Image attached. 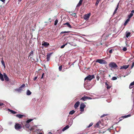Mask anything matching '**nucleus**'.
<instances>
[{"label": "nucleus", "instance_id": "nucleus-15", "mask_svg": "<svg viewBox=\"0 0 134 134\" xmlns=\"http://www.w3.org/2000/svg\"><path fill=\"white\" fill-rule=\"evenodd\" d=\"M80 104V102L79 101H77L75 104L74 107L75 109H76L78 107Z\"/></svg>", "mask_w": 134, "mask_h": 134}, {"label": "nucleus", "instance_id": "nucleus-54", "mask_svg": "<svg viewBox=\"0 0 134 134\" xmlns=\"http://www.w3.org/2000/svg\"><path fill=\"white\" fill-rule=\"evenodd\" d=\"M0 1L3 3H5V0H0Z\"/></svg>", "mask_w": 134, "mask_h": 134}, {"label": "nucleus", "instance_id": "nucleus-33", "mask_svg": "<svg viewBox=\"0 0 134 134\" xmlns=\"http://www.w3.org/2000/svg\"><path fill=\"white\" fill-rule=\"evenodd\" d=\"M33 54V52L32 51L30 52L29 53V56L32 55Z\"/></svg>", "mask_w": 134, "mask_h": 134}, {"label": "nucleus", "instance_id": "nucleus-35", "mask_svg": "<svg viewBox=\"0 0 134 134\" xmlns=\"http://www.w3.org/2000/svg\"><path fill=\"white\" fill-rule=\"evenodd\" d=\"M25 86V84H23L21 86H20L19 87L21 89H22V88H24Z\"/></svg>", "mask_w": 134, "mask_h": 134}, {"label": "nucleus", "instance_id": "nucleus-14", "mask_svg": "<svg viewBox=\"0 0 134 134\" xmlns=\"http://www.w3.org/2000/svg\"><path fill=\"white\" fill-rule=\"evenodd\" d=\"M52 53H49L47 55V61H48L50 59V58L51 54H52Z\"/></svg>", "mask_w": 134, "mask_h": 134}, {"label": "nucleus", "instance_id": "nucleus-25", "mask_svg": "<svg viewBox=\"0 0 134 134\" xmlns=\"http://www.w3.org/2000/svg\"><path fill=\"white\" fill-rule=\"evenodd\" d=\"M4 76V78L5 80L7 81H9V79L8 77H7V76Z\"/></svg>", "mask_w": 134, "mask_h": 134}, {"label": "nucleus", "instance_id": "nucleus-45", "mask_svg": "<svg viewBox=\"0 0 134 134\" xmlns=\"http://www.w3.org/2000/svg\"><path fill=\"white\" fill-rule=\"evenodd\" d=\"M99 76H97L96 78L97 80H98L99 79Z\"/></svg>", "mask_w": 134, "mask_h": 134}, {"label": "nucleus", "instance_id": "nucleus-3", "mask_svg": "<svg viewBox=\"0 0 134 134\" xmlns=\"http://www.w3.org/2000/svg\"><path fill=\"white\" fill-rule=\"evenodd\" d=\"M71 40H72V41L71 42H68V43L69 44H70L71 46H77V44L76 43V40L75 39L72 38H71Z\"/></svg>", "mask_w": 134, "mask_h": 134}, {"label": "nucleus", "instance_id": "nucleus-18", "mask_svg": "<svg viewBox=\"0 0 134 134\" xmlns=\"http://www.w3.org/2000/svg\"><path fill=\"white\" fill-rule=\"evenodd\" d=\"M83 0H80L79 3L77 4V7H79L81 6L82 4V1Z\"/></svg>", "mask_w": 134, "mask_h": 134}, {"label": "nucleus", "instance_id": "nucleus-36", "mask_svg": "<svg viewBox=\"0 0 134 134\" xmlns=\"http://www.w3.org/2000/svg\"><path fill=\"white\" fill-rule=\"evenodd\" d=\"M100 1V0H97L96 1V2L95 5H97L98 4Z\"/></svg>", "mask_w": 134, "mask_h": 134}, {"label": "nucleus", "instance_id": "nucleus-37", "mask_svg": "<svg viewBox=\"0 0 134 134\" xmlns=\"http://www.w3.org/2000/svg\"><path fill=\"white\" fill-rule=\"evenodd\" d=\"M3 76H0V79L2 81H3L4 80Z\"/></svg>", "mask_w": 134, "mask_h": 134}, {"label": "nucleus", "instance_id": "nucleus-23", "mask_svg": "<svg viewBox=\"0 0 134 134\" xmlns=\"http://www.w3.org/2000/svg\"><path fill=\"white\" fill-rule=\"evenodd\" d=\"M126 37L128 38L131 35V33L130 32H128L126 33Z\"/></svg>", "mask_w": 134, "mask_h": 134}, {"label": "nucleus", "instance_id": "nucleus-31", "mask_svg": "<svg viewBox=\"0 0 134 134\" xmlns=\"http://www.w3.org/2000/svg\"><path fill=\"white\" fill-rule=\"evenodd\" d=\"M72 15L75 18H76L77 17V15H76V14L75 13H72Z\"/></svg>", "mask_w": 134, "mask_h": 134}, {"label": "nucleus", "instance_id": "nucleus-55", "mask_svg": "<svg viewBox=\"0 0 134 134\" xmlns=\"http://www.w3.org/2000/svg\"><path fill=\"white\" fill-rule=\"evenodd\" d=\"M37 76H36V77H35V78L34 79V81H35V80L37 79Z\"/></svg>", "mask_w": 134, "mask_h": 134}, {"label": "nucleus", "instance_id": "nucleus-11", "mask_svg": "<svg viewBox=\"0 0 134 134\" xmlns=\"http://www.w3.org/2000/svg\"><path fill=\"white\" fill-rule=\"evenodd\" d=\"M42 45L45 47H48L49 45V44L48 42L43 41L42 43Z\"/></svg>", "mask_w": 134, "mask_h": 134}, {"label": "nucleus", "instance_id": "nucleus-8", "mask_svg": "<svg viewBox=\"0 0 134 134\" xmlns=\"http://www.w3.org/2000/svg\"><path fill=\"white\" fill-rule=\"evenodd\" d=\"M94 78V76H87L85 78V80H87L90 81L92 79Z\"/></svg>", "mask_w": 134, "mask_h": 134}, {"label": "nucleus", "instance_id": "nucleus-63", "mask_svg": "<svg viewBox=\"0 0 134 134\" xmlns=\"http://www.w3.org/2000/svg\"><path fill=\"white\" fill-rule=\"evenodd\" d=\"M74 65V63H73L71 65Z\"/></svg>", "mask_w": 134, "mask_h": 134}, {"label": "nucleus", "instance_id": "nucleus-24", "mask_svg": "<svg viewBox=\"0 0 134 134\" xmlns=\"http://www.w3.org/2000/svg\"><path fill=\"white\" fill-rule=\"evenodd\" d=\"M130 116H131V114H128L126 115H125L124 116H122V118H126Z\"/></svg>", "mask_w": 134, "mask_h": 134}, {"label": "nucleus", "instance_id": "nucleus-60", "mask_svg": "<svg viewBox=\"0 0 134 134\" xmlns=\"http://www.w3.org/2000/svg\"><path fill=\"white\" fill-rule=\"evenodd\" d=\"M43 76H42L41 77V79H42L43 78Z\"/></svg>", "mask_w": 134, "mask_h": 134}, {"label": "nucleus", "instance_id": "nucleus-19", "mask_svg": "<svg viewBox=\"0 0 134 134\" xmlns=\"http://www.w3.org/2000/svg\"><path fill=\"white\" fill-rule=\"evenodd\" d=\"M130 19L128 18L126 20L124 24V26L126 25L128 22L130 21Z\"/></svg>", "mask_w": 134, "mask_h": 134}, {"label": "nucleus", "instance_id": "nucleus-52", "mask_svg": "<svg viewBox=\"0 0 134 134\" xmlns=\"http://www.w3.org/2000/svg\"><path fill=\"white\" fill-rule=\"evenodd\" d=\"M132 85H131V84H130V85L129 87V88L130 89H131V88H132L133 87H132Z\"/></svg>", "mask_w": 134, "mask_h": 134}, {"label": "nucleus", "instance_id": "nucleus-29", "mask_svg": "<svg viewBox=\"0 0 134 134\" xmlns=\"http://www.w3.org/2000/svg\"><path fill=\"white\" fill-rule=\"evenodd\" d=\"M33 119H30L29 120H27L26 121V123H29L31 121H32L33 120Z\"/></svg>", "mask_w": 134, "mask_h": 134}, {"label": "nucleus", "instance_id": "nucleus-49", "mask_svg": "<svg viewBox=\"0 0 134 134\" xmlns=\"http://www.w3.org/2000/svg\"><path fill=\"white\" fill-rule=\"evenodd\" d=\"M113 52V50L112 49H110L109 51V53H111Z\"/></svg>", "mask_w": 134, "mask_h": 134}, {"label": "nucleus", "instance_id": "nucleus-1", "mask_svg": "<svg viewBox=\"0 0 134 134\" xmlns=\"http://www.w3.org/2000/svg\"><path fill=\"white\" fill-rule=\"evenodd\" d=\"M109 66L110 67L113 68L114 69H116L118 67V66L116 63L114 62H111L109 64Z\"/></svg>", "mask_w": 134, "mask_h": 134}, {"label": "nucleus", "instance_id": "nucleus-59", "mask_svg": "<svg viewBox=\"0 0 134 134\" xmlns=\"http://www.w3.org/2000/svg\"><path fill=\"white\" fill-rule=\"evenodd\" d=\"M3 75H7L6 74H5V73H4L3 74Z\"/></svg>", "mask_w": 134, "mask_h": 134}, {"label": "nucleus", "instance_id": "nucleus-30", "mask_svg": "<svg viewBox=\"0 0 134 134\" xmlns=\"http://www.w3.org/2000/svg\"><path fill=\"white\" fill-rule=\"evenodd\" d=\"M133 15V14L132 13H130L129 15H128V19H130L132 17Z\"/></svg>", "mask_w": 134, "mask_h": 134}, {"label": "nucleus", "instance_id": "nucleus-61", "mask_svg": "<svg viewBox=\"0 0 134 134\" xmlns=\"http://www.w3.org/2000/svg\"><path fill=\"white\" fill-rule=\"evenodd\" d=\"M1 131V128L0 127V132Z\"/></svg>", "mask_w": 134, "mask_h": 134}, {"label": "nucleus", "instance_id": "nucleus-22", "mask_svg": "<svg viewBox=\"0 0 134 134\" xmlns=\"http://www.w3.org/2000/svg\"><path fill=\"white\" fill-rule=\"evenodd\" d=\"M31 92L29 90H28L27 91L26 94L27 95H31Z\"/></svg>", "mask_w": 134, "mask_h": 134}, {"label": "nucleus", "instance_id": "nucleus-56", "mask_svg": "<svg viewBox=\"0 0 134 134\" xmlns=\"http://www.w3.org/2000/svg\"><path fill=\"white\" fill-rule=\"evenodd\" d=\"M110 130H111L110 128H108V129H107V130L109 131V132H110Z\"/></svg>", "mask_w": 134, "mask_h": 134}, {"label": "nucleus", "instance_id": "nucleus-12", "mask_svg": "<svg viewBox=\"0 0 134 134\" xmlns=\"http://www.w3.org/2000/svg\"><path fill=\"white\" fill-rule=\"evenodd\" d=\"M101 123V122L100 121H99L94 126L95 127H97L100 128V126H99V124Z\"/></svg>", "mask_w": 134, "mask_h": 134}, {"label": "nucleus", "instance_id": "nucleus-64", "mask_svg": "<svg viewBox=\"0 0 134 134\" xmlns=\"http://www.w3.org/2000/svg\"><path fill=\"white\" fill-rule=\"evenodd\" d=\"M104 132H104V131H103V132H102V133H104Z\"/></svg>", "mask_w": 134, "mask_h": 134}, {"label": "nucleus", "instance_id": "nucleus-48", "mask_svg": "<svg viewBox=\"0 0 134 134\" xmlns=\"http://www.w3.org/2000/svg\"><path fill=\"white\" fill-rule=\"evenodd\" d=\"M134 66V63H133L131 66V69H132Z\"/></svg>", "mask_w": 134, "mask_h": 134}, {"label": "nucleus", "instance_id": "nucleus-51", "mask_svg": "<svg viewBox=\"0 0 134 134\" xmlns=\"http://www.w3.org/2000/svg\"><path fill=\"white\" fill-rule=\"evenodd\" d=\"M123 118H122V116L120 118H119V121H121Z\"/></svg>", "mask_w": 134, "mask_h": 134}, {"label": "nucleus", "instance_id": "nucleus-34", "mask_svg": "<svg viewBox=\"0 0 134 134\" xmlns=\"http://www.w3.org/2000/svg\"><path fill=\"white\" fill-rule=\"evenodd\" d=\"M118 8H116V9H115V10L113 13V15H115L116 13V12H117V10H118Z\"/></svg>", "mask_w": 134, "mask_h": 134}, {"label": "nucleus", "instance_id": "nucleus-41", "mask_svg": "<svg viewBox=\"0 0 134 134\" xmlns=\"http://www.w3.org/2000/svg\"><path fill=\"white\" fill-rule=\"evenodd\" d=\"M62 65H61L59 67V69L60 71L62 70Z\"/></svg>", "mask_w": 134, "mask_h": 134}, {"label": "nucleus", "instance_id": "nucleus-5", "mask_svg": "<svg viewBox=\"0 0 134 134\" xmlns=\"http://www.w3.org/2000/svg\"><path fill=\"white\" fill-rule=\"evenodd\" d=\"M91 99V98L86 96H84V97H82V98L80 99V100H82L84 101H85L86 100H87V99Z\"/></svg>", "mask_w": 134, "mask_h": 134}, {"label": "nucleus", "instance_id": "nucleus-10", "mask_svg": "<svg viewBox=\"0 0 134 134\" xmlns=\"http://www.w3.org/2000/svg\"><path fill=\"white\" fill-rule=\"evenodd\" d=\"M105 87L108 89L110 88L111 87V85L108 82H106L105 83Z\"/></svg>", "mask_w": 134, "mask_h": 134}, {"label": "nucleus", "instance_id": "nucleus-2", "mask_svg": "<svg viewBox=\"0 0 134 134\" xmlns=\"http://www.w3.org/2000/svg\"><path fill=\"white\" fill-rule=\"evenodd\" d=\"M96 62H98L101 64H107V62L105 60L102 59H97L96 61Z\"/></svg>", "mask_w": 134, "mask_h": 134}, {"label": "nucleus", "instance_id": "nucleus-13", "mask_svg": "<svg viewBox=\"0 0 134 134\" xmlns=\"http://www.w3.org/2000/svg\"><path fill=\"white\" fill-rule=\"evenodd\" d=\"M129 65H124L122 66H121L120 69H126L129 68Z\"/></svg>", "mask_w": 134, "mask_h": 134}, {"label": "nucleus", "instance_id": "nucleus-7", "mask_svg": "<svg viewBox=\"0 0 134 134\" xmlns=\"http://www.w3.org/2000/svg\"><path fill=\"white\" fill-rule=\"evenodd\" d=\"M86 106V105L83 103H81L80 105V111H84V108Z\"/></svg>", "mask_w": 134, "mask_h": 134}, {"label": "nucleus", "instance_id": "nucleus-62", "mask_svg": "<svg viewBox=\"0 0 134 134\" xmlns=\"http://www.w3.org/2000/svg\"><path fill=\"white\" fill-rule=\"evenodd\" d=\"M51 20V18H49L48 19V20Z\"/></svg>", "mask_w": 134, "mask_h": 134}, {"label": "nucleus", "instance_id": "nucleus-26", "mask_svg": "<svg viewBox=\"0 0 134 134\" xmlns=\"http://www.w3.org/2000/svg\"><path fill=\"white\" fill-rule=\"evenodd\" d=\"M9 111L10 112L13 114H15L16 113V112L15 111H13L12 110L9 109Z\"/></svg>", "mask_w": 134, "mask_h": 134}, {"label": "nucleus", "instance_id": "nucleus-44", "mask_svg": "<svg viewBox=\"0 0 134 134\" xmlns=\"http://www.w3.org/2000/svg\"><path fill=\"white\" fill-rule=\"evenodd\" d=\"M117 79V77H113L112 78V80H115Z\"/></svg>", "mask_w": 134, "mask_h": 134}, {"label": "nucleus", "instance_id": "nucleus-38", "mask_svg": "<svg viewBox=\"0 0 134 134\" xmlns=\"http://www.w3.org/2000/svg\"><path fill=\"white\" fill-rule=\"evenodd\" d=\"M58 22V20L57 19H56L55 21L54 25H56Z\"/></svg>", "mask_w": 134, "mask_h": 134}, {"label": "nucleus", "instance_id": "nucleus-28", "mask_svg": "<svg viewBox=\"0 0 134 134\" xmlns=\"http://www.w3.org/2000/svg\"><path fill=\"white\" fill-rule=\"evenodd\" d=\"M1 63L4 66L5 68V64L4 63V60L2 59L1 61Z\"/></svg>", "mask_w": 134, "mask_h": 134}, {"label": "nucleus", "instance_id": "nucleus-21", "mask_svg": "<svg viewBox=\"0 0 134 134\" xmlns=\"http://www.w3.org/2000/svg\"><path fill=\"white\" fill-rule=\"evenodd\" d=\"M30 125L29 123H27L25 125V127L26 128L29 129Z\"/></svg>", "mask_w": 134, "mask_h": 134}, {"label": "nucleus", "instance_id": "nucleus-20", "mask_svg": "<svg viewBox=\"0 0 134 134\" xmlns=\"http://www.w3.org/2000/svg\"><path fill=\"white\" fill-rule=\"evenodd\" d=\"M69 128V126L68 125H66L62 129L63 131H64Z\"/></svg>", "mask_w": 134, "mask_h": 134}, {"label": "nucleus", "instance_id": "nucleus-4", "mask_svg": "<svg viewBox=\"0 0 134 134\" xmlns=\"http://www.w3.org/2000/svg\"><path fill=\"white\" fill-rule=\"evenodd\" d=\"M22 126L18 123H16L15 125V129L16 130H19L22 128Z\"/></svg>", "mask_w": 134, "mask_h": 134}, {"label": "nucleus", "instance_id": "nucleus-40", "mask_svg": "<svg viewBox=\"0 0 134 134\" xmlns=\"http://www.w3.org/2000/svg\"><path fill=\"white\" fill-rule=\"evenodd\" d=\"M22 89H21L19 87L18 88L16 89V91H18V92H20V91Z\"/></svg>", "mask_w": 134, "mask_h": 134}, {"label": "nucleus", "instance_id": "nucleus-39", "mask_svg": "<svg viewBox=\"0 0 134 134\" xmlns=\"http://www.w3.org/2000/svg\"><path fill=\"white\" fill-rule=\"evenodd\" d=\"M69 32V31H62V32L60 34H63L64 33H68Z\"/></svg>", "mask_w": 134, "mask_h": 134}, {"label": "nucleus", "instance_id": "nucleus-6", "mask_svg": "<svg viewBox=\"0 0 134 134\" xmlns=\"http://www.w3.org/2000/svg\"><path fill=\"white\" fill-rule=\"evenodd\" d=\"M36 73L38 74L37 75H44V73H43V71L41 69L39 70L38 71H36Z\"/></svg>", "mask_w": 134, "mask_h": 134}, {"label": "nucleus", "instance_id": "nucleus-17", "mask_svg": "<svg viewBox=\"0 0 134 134\" xmlns=\"http://www.w3.org/2000/svg\"><path fill=\"white\" fill-rule=\"evenodd\" d=\"M24 115L21 114H18L16 115V116L19 118H22L23 116H24Z\"/></svg>", "mask_w": 134, "mask_h": 134}, {"label": "nucleus", "instance_id": "nucleus-46", "mask_svg": "<svg viewBox=\"0 0 134 134\" xmlns=\"http://www.w3.org/2000/svg\"><path fill=\"white\" fill-rule=\"evenodd\" d=\"M30 131H33L34 130V128L32 127L30 129H29Z\"/></svg>", "mask_w": 134, "mask_h": 134}, {"label": "nucleus", "instance_id": "nucleus-58", "mask_svg": "<svg viewBox=\"0 0 134 134\" xmlns=\"http://www.w3.org/2000/svg\"><path fill=\"white\" fill-rule=\"evenodd\" d=\"M134 13V10H133L131 11V13Z\"/></svg>", "mask_w": 134, "mask_h": 134}, {"label": "nucleus", "instance_id": "nucleus-50", "mask_svg": "<svg viewBox=\"0 0 134 134\" xmlns=\"http://www.w3.org/2000/svg\"><path fill=\"white\" fill-rule=\"evenodd\" d=\"M130 84L131 85L133 86L134 85V81L133 82H131Z\"/></svg>", "mask_w": 134, "mask_h": 134}, {"label": "nucleus", "instance_id": "nucleus-16", "mask_svg": "<svg viewBox=\"0 0 134 134\" xmlns=\"http://www.w3.org/2000/svg\"><path fill=\"white\" fill-rule=\"evenodd\" d=\"M64 25H66L69 28H72V26L68 22H67L63 24Z\"/></svg>", "mask_w": 134, "mask_h": 134}, {"label": "nucleus", "instance_id": "nucleus-57", "mask_svg": "<svg viewBox=\"0 0 134 134\" xmlns=\"http://www.w3.org/2000/svg\"><path fill=\"white\" fill-rule=\"evenodd\" d=\"M119 4L118 3V4L116 8H117L118 9V8H119Z\"/></svg>", "mask_w": 134, "mask_h": 134}, {"label": "nucleus", "instance_id": "nucleus-9", "mask_svg": "<svg viewBox=\"0 0 134 134\" xmlns=\"http://www.w3.org/2000/svg\"><path fill=\"white\" fill-rule=\"evenodd\" d=\"M90 15V13L85 15L83 17L84 19L85 20H87L89 19Z\"/></svg>", "mask_w": 134, "mask_h": 134}, {"label": "nucleus", "instance_id": "nucleus-53", "mask_svg": "<svg viewBox=\"0 0 134 134\" xmlns=\"http://www.w3.org/2000/svg\"><path fill=\"white\" fill-rule=\"evenodd\" d=\"M4 105V104L3 103H0V106H3Z\"/></svg>", "mask_w": 134, "mask_h": 134}, {"label": "nucleus", "instance_id": "nucleus-47", "mask_svg": "<svg viewBox=\"0 0 134 134\" xmlns=\"http://www.w3.org/2000/svg\"><path fill=\"white\" fill-rule=\"evenodd\" d=\"M107 115H105V114H103L101 116H100V117L101 118H102V117H104L105 116H106Z\"/></svg>", "mask_w": 134, "mask_h": 134}, {"label": "nucleus", "instance_id": "nucleus-32", "mask_svg": "<svg viewBox=\"0 0 134 134\" xmlns=\"http://www.w3.org/2000/svg\"><path fill=\"white\" fill-rule=\"evenodd\" d=\"M68 43H66L65 44H64L63 45L61 46L60 47V48H64L65 46L67 45Z\"/></svg>", "mask_w": 134, "mask_h": 134}, {"label": "nucleus", "instance_id": "nucleus-43", "mask_svg": "<svg viewBox=\"0 0 134 134\" xmlns=\"http://www.w3.org/2000/svg\"><path fill=\"white\" fill-rule=\"evenodd\" d=\"M124 51H126L127 50V49L126 47H124L122 49Z\"/></svg>", "mask_w": 134, "mask_h": 134}, {"label": "nucleus", "instance_id": "nucleus-42", "mask_svg": "<svg viewBox=\"0 0 134 134\" xmlns=\"http://www.w3.org/2000/svg\"><path fill=\"white\" fill-rule=\"evenodd\" d=\"M93 125V123L92 122H91L88 125V127H89L91 126L92 125Z\"/></svg>", "mask_w": 134, "mask_h": 134}, {"label": "nucleus", "instance_id": "nucleus-27", "mask_svg": "<svg viewBox=\"0 0 134 134\" xmlns=\"http://www.w3.org/2000/svg\"><path fill=\"white\" fill-rule=\"evenodd\" d=\"M75 112V111L74 110H72L70 112L69 114L71 115H72Z\"/></svg>", "mask_w": 134, "mask_h": 134}]
</instances>
